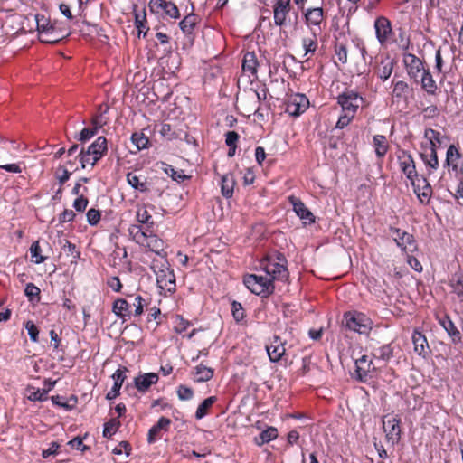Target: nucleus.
I'll use <instances>...</instances> for the list:
<instances>
[{"mask_svg": "<svg viewBox=\"0 0 463 463\" xmlns=\"http://www.w3.org/2000/svg\"><path fill=\"white\" fill-rule=\"evenodd\" d=\"M136 218L138 222V225L144 226L145 228H153L155 225L154 221L152 220V216L147 211V208L146 205L138 206L137 213H136Z\"/></svg>", "mask_w": 463, "mask_h": 463, "instance_id": "obj_40", "label": "nucleus"}, {"mask_svg": "<svg viewBox=\"0 0 463 463\" xmlns=\"http://www.w3.org/2000/svg\"><path fill=\"white\" fill-rule=\"evenodd\" d=\"M394 63L392 61H383L378 67L376 73L382 81L387 80L393 71Z\"/></svg>", "mask_w": 463, "mask_h": 463, "instance_id": "obj_45", "label": "nucleus"}, {"mask_svg": "<svg viewBox=\"0 0 463 463\" xmlns=\"http://www.w3.org/2000/svg\"><path fill=\"white\" fill-rule=\"evenodd\" d=\"M160 135L167 139V140H173L177 137V135L175 131H173L172 127L168 123H163L159 129Z\"/></svg>", "mask_w": 463, "mask_h": 463, "instance_id": "obj_60", "label": "nucleus"}, {"mask_svg": "<svg viewBox=\"0 0 463 463\" xmlns=\"http://www.w3.org/2000/svg\"><path fill=\"white\" fill-rule=\"evenodd\" d=\"M127 182L128 184L134 189L138 190L140 192L148 191V186L146 178L143 180L134 172H129L127 175Z\"/></svg>", "mask_w": 463, "mask_h": 463, "instance_id": "obj_41", "label": "nucleus"}, {"mask_svg": "<svg viewBox=\"0 0 463 463\" xmlns=\"http://www.w3.org/2000/svg\"><path fill=\"white\" fill-rule=\"evenodd\" d=\"M394 43H396L401 49L408 50L410 45V39L404 30H399V36L397 39H394Z\"/></svg>", "mask_w": 463, "mask_h": 463, "instance_id": "obj_63", "label": "nucleus"}, {"mask_svg": "<svg viewBox=\"0 0 463 463\" xmlns=\"http://www.w3.org/2000/svg\"><path fill=\"white\" fill-rule=\"evenodd\" d=\"M374 359L389 361L393 356V348L390 344L384 345L373 352Z\"/></svg>", "mask_w": 463, "mask_h": 463, "instance_id": "obj_44", "label": "nucleus"}, {"mask_svg": "<svg viewBox=\"0 0 463 463\" xmlns=\"http://www.w3.org/2000/svg\"><path fill=\"white\" fill-rule=\"evenodd\" d=\"M107 152L108 140L105 137L100 136L86 150L82 147L77 157L81 165V168L84 169L87 166L93 168Z\"/></svg>", "mask_w": 463, "mask_h": 463, "instance_id": "obj_5", "label": "nucleus"}, {"mask_svg": "<svg viewBox=\"0 0 463 463\" xmlns=\"http://www.w3.org/2000/svg\"><path fill=\"white\" fill-rule=\"evenodd\" d=\"M462 159L463 156L458 146L454 144L449 145L446 151V158L444 162V166L448 169L449 174H456L460 166Z\"/></svg>", "mask_w": 463, "mask_h": 463, "instance_id": "obj_21", "label": "nucleus"}, {"mask_svg": "<svg viewBox=\"0 0 463 463\" xmlns=\"http://www.w3.org/2000/svg\"><path fill=\"white\" fill-rule=\"evenodd\" d=\"M98 133V130L92 126L91 128H84L78 136V140L86 142L93 137Z\"/></svg>", "mask_w": 463, "mask_h": 463, "instance_id": "obj_62", "label": "nucleus"}, {"mask_svg": "<svg viewBox=\"0 0 463 463\" xmlns=\"http://www.w3.org/2000/svg\"><path fill=\"white\" fill-rule=\"evenodd\" d=\"M128 372V369L127 367H120L112 374L111 377L114 381V383L111 390L106 394L107 400H113L120 394V389L127 378L126 373Z\"/></svg>", "mask_w": 463, "mask_h": 463, "instance_id": "obj_25", "label": "nucleus"}, {"mask_svg": "<svg viewBox=\"0 0 463 463\" xmlns=\"http://www.w3.org/2000/svg\"><path fill=\"white\" fill-rule=\"evenodd\" d=\"M216 396H210L203 400L197 407V410L195 411V418L197 420H201L203 417H205L209 413L210 409L216 402Z\"/></svg>", "mask_w": 463, "mask_h": 463, "instance_id": "obj_43", "label": "nucleus"}, {"mask_svg": "<svg viewBox=\"0 0 463 463\" xmlns=\"http://www.w3.org/2000/svg\"><path fill=\"white\" fill-rule=\"evenodd\" d=\"M131 307H134L133 316L139 317L144 312V307L146 305V300L140 295H128Z\"/></svg>", "mask_w": 463, "mask_h": 463, "instance_id": "obj_46", "label": "nucleus"}, {"mask_svg": "<svg viewBox=\"0 0 463 463\" xmlns=\"http://www.w3.org/2000/svg\"><path fill=\"white\" fill-rule=\"evenodd\" d=\"M109 108L107 104L99 106L98 113L92 117L91 125L99 130L109 123V117L107 116Z\"/></svg>", "mask_w": 463, "mask_h": 463, "instance_id": "obj_37", "label": "nucleus"}, {"mask_svg": "<svg viewBox=\"0 0 463 463\" xmlns=\"http://www.w3.org/2000/svg\"><path fill=\"white\" fill-rule=\"evenodd\" d=\"M455 47L453 45L440 46L435 54V71L443 77L450 71L451 65L455 61Z\"/></svg>", "mask_w": 463, "mask_h": 463, "instance_id": "obj_11", "label": "nucleus"}, {"mask_svg": "<svg viewBox=\"0 0 463 463\" xmlns=\"http://www.w3.org/2000/svg\"><path fill=\"white\" fill-rule=\"evenodd\" d=\"M373 146L375 151V155L379 160H383L386 156L390 145L387 137L383 135H375L373 137Z\"/></svg>", "mask_w": 463, "mask_h": 463, "instance_id": "obj_33", "label": "nucleus"}, {"mask_svg": "<svg viewBox=\"0 0 463 463\" xmlns=\"http://www.w3.org/2000/svg\"><path fill=\"white\" fill-rule=\"evenodd\" d=\"M200 20L201 19L198 14L191 13L185 15L181 20V22L179 23V27L184 34L191 35L193 34L195 26L199 24Z\"/></svg>", "mask_w": 463, "mask_h": 463, "instance_id": "obj_35", "label": "nucleus"}, {"mask_svg": "<svg viewBox=\"0 0 463 463\" xmlns=\"http://www.w3.org/2000/svg\"><path fill=\"white\" fill-rule=\"evenodd\" d=\"M301 12L305 24L310 32L322 33L326 28V13L322 6L303 8Z\"/></svg>", "mask_w": 463, "mask_h": 463, "instance_id": "obj_8", "label": "nucleus"}, {"mask_svg": "<svg viewBox=\"0 0 463 463\" xmlns=\"http://www.w3.org/2000/svg\"><path fill=\"white\" fill-rule=\"evenodd\" d=\"M389 232L397 247L404 254L413 253L418 250V244L413 234L393 226L389 227Z\"/></svg>", "mask_w": 463, "mask_h": 463, "instance_id": "obj_10", "label": "nucleus"}, {"mask_svg": "<svg viewBox=\"0 0 463 463\" xmlns=\"http://www.w3.org/2000/svg\"><path fill=\"white\" fill-rule=\"evenodd\" d=\"M245 287L253 294L267 298L274 293L272 279L256 274H248L243 278Z\"/></svg>", "mask_w": 463, "mask_h": 463, "instance_id": "obj_6", "label": "nucleus"}, {"mask_svg": "<svg viewBox=\"0 0 463 463\" xmlns=\"http://www.w3.org/2000/svg\"><path fill=\"white\" fill-rule=\"evenodd\" d=\"M158 380L159 377L157 373H146L135 377L134 385L139 392L145 393L153 384H156Z\"/></svg>", "mask_w": 463, "mask_h": 463, "instance_id": "obj_26", "label": "nucleus"}, {"mask_svg": "<svg viewBox=\"0 0 463 463\" xmlns=\"http://www.w3.org/2000/svg\"><path fill=\"white\" fill-rule=\"evenodd\" d=\"M131 141L136 146L137 150L147 148L150 141L147 136L143 132H134L131 135Z\"/></svg>", "mask_w": 463, "mask_h": 463, "instance_id": "obj_49", "label": "nucleus"}, {"mask_svg": "<svg viewBox=\"0 0 463 463\" xmlns=\"http://www.w3.org/2000/svg\"><path fill=\"white\" fill-rule=\"evenodd\" d=\"M420 157L422 160L423 164L426 166L427 172L429 175L435 172L439 166V161L438 157V152L428 151L425 149H421L420 153Z\"/></svg>", "mask_w": 463, "mask_h": 463, "instance_id": "obj_32", "label": "nucleus"}, {"mask_svg": "<svg viewBox=\"0 0 463 463\" xmlns=\"http://www.w3.org/2000/svg\"><path fill=\"white\" fill-rule=\"evenodd\" d=\"M150 268L156 275L159 294L165 297L174 294L176 290L175 275L170 268L167 257L153 259Z\"/></svg>", "mask_w": 463, "mask_h": 463, "instance_id": "obj_2", "label": "nucleus"}, {"mask_svg": "<svg viewBox=\"0 0 463 463\" xmlns=\"http://www.w3.org/2000/svg\"><path fill=\"white\" fill-rule=\"evenodd\" d=\"M39 39L42 43H56L69 35L67 29H61L57 23H52L43 14L35 15Z\"/></svg>", "mask_w": 463, "mask_h": 463, "instance_id": "obj_4", "label": "nucleus"}, {"mask_svg": "<svg viewBox=\"0 0 463 463\" xmlns=\"http://www.w3.org/2000/svg\"><path fill=\"white\" fill-rule=\"evenodd\" d=\"M439 324L445 329L448 333L453 344L457 345L461 342L462 336L458 329L456 327L454 322L451 320L450 317L445 314L443 317H437Z\"/></svg>", "mask_w": 463, "mask_h": 463, "instance_id": "obj_27", "label": "nucleus"}, {"mask_svg": "<svg viewBox=\"0 0 463 463\" xmlns=\"http://www.w3.org/2000/svg\"><path fill=\"white\" fill-rule=\"evenodd\" d=\"M396 157L399 165V168L402 174L405 175L409 181H412L413 178L417 179L419 175L416 170V165L411 154L404 149H400L396 153Z\"/></svg>", "mask_w": 463, "mask_h": 463, "instance_id": "obj_14", "label": "nucleus"}, {"mask_svg": "<svg viewBox=\"0 0 463 463\" xmlns=\"http://www.w3.org/2000/svg\"><path fill=\"white\" fill-rule=\"evenodd\" d=\"M89 204L88 198L81 194L73 202V207L77 212H84Z\"/></svg>", "mask_w": 463, "mask_h": 463, "instance_id": "obj_64", "label": "nucleus"}, {"mask_svg": "<svg viewBox=\"0 0 463 463\" xmlns=\"http://www.w3.org/2000/svg\"><path fill=\"white\" fill-rule=\"evenodd\" d=\"M413 191L422 204H429L432 196V187L426 177L418 175L417 179L410 181Z\"/></svg>", "mask_w": 463, "mask_h": 463, "instance_id": "obj_16", "label": "nucleus"}, {"mask_svg": "<svg viewBox=\"0 0 463 463\" xmlns=\"http://www.w3.org/2000/svg\"><path fill=\"white\" fill-rule=\"evenodd\" d=\"M165 172L172 177L174 181L182 183L184 180L190 179V176L186 175L183 170H175L172 165H167L165 168Z\"/></svg>", "mask_w": 463, "mask_h": 463, "instance_id": "obj_52", "label": "nucleus"}, {"mask_svg": "<svg viewBox=\"0 0 463 463\" xmlns=\"http://www.w3.org/2000/svg\"><path fill=\"white\" fill-rule=\"evenodd\" d=\"M309 107V99L305 94L295 93L290 95L286 101V112L290 116L298 117Z\"/></svg>", "mask_w": 463, "mask_h": 463, "instance_id": "obj_15", "label": "nucleus"}, {"mask_svg": "<svg viewBox=\"0 0 463 463\" xmlns=\"http://www.w3.org/2000/svg\"><path fill=\"white\" fill-rule=\"evenodd\" d=\"M242 71L249 77L257 78L259 61L254 52H246L242 59Z\"/></svg>", "mask_w": 463, "mask_h": 463, "instance_id": "obj_30", "label": "nucleus"}, {"mask_svg": "<svg viewBox=\"0 0 463 463\" xmlns=\"http://www.w3.org/2000/svg\"><path fill=\"white\" fill-rule=\"evenodd\" d=\"M423 137L428 142L438 144H442V140L445 137L439 131L431 128H425Z\"/></svg>", "mask_w": 463, "mask_h": 463, "instance_id": "obj_50", "label": "nucleus"}, {"mask_svg": "<svg viewBox=\"0 0 463 463\" xmlns=\"http://www.w3.org/2000/svg\"><path fill=\"white\" fill-rule=\"evenodd\" d=\"M403 63L408 75L413 80H417L419 74L426 70L423 61L412 53L407 52L403 54Z\"/></svg>", "mask_w": 463, "mask_h": 463, "instance_id": "obj_19", "label": "nucleus"}, {"mask_svg": "<svg viewBox=\"0 0 463 463\" xmlns=\"http://www.w3.org/2000/svg\"><path fill=\"white\" fill-rule=\"evenodd\" d=\"M177 396L182 401H188L194 397V391L192 388L181 384L177 388Z\"/></svg>", "mask_w": 463, "mask_h": 463, "instance_id": "obj_58", "label": "nucleus"}, {"mask_svg": "<svg viewBox=\"0 0 463 463\" xmlns=\"http://www.w3.org/2000/svg\"><path fill=\"white\" fill-rule=\"evenodd\" d=\"M172 421L169 418L160 417L158 421L150 428L147 433V442L153 444L162 439L163 432L169 430Z\"/></svg>", "mask_w": 463, "mask_h": 463, "instance_id": "obj_22", "label": "nucleus"}, {"mask_svg": "<svg viewBox=\"0 0 463 463\" xmlns=\"http://www.w3.org/2000/svg\"><path fill=\"white\" fill-rule=\"evenodd\" d=\"M355 372L357 380L362 383H366L371 378V373L376 371L373 360L368 355H362L355 361Z\"/></svg>", "mask_w": 463, "mask_h": 463, "instance_id": "obj_20", "label": "nucleus"}, {"mask_svg": "<svg viewBox=\"0 0 463 463\" xmlns=\"http://www.w3.org/2000/svg\"><path fill=\"white\" fill-rule=\"evenodd\" d=\"M291 0H275L273 4V19L277 26L284 27L288 24V17L291 11Z\"/></svg>", "mask_w": 463, "mask_h": 463, "instance_id": "obj_17", "label": "nucleus"}, {"mask_svg": "<svg viewBox=\"0 0 463 463\" xmlns=\"http://www.w3.org/2000/svg\"><path fill=\"white\" fill-rule=\"evenodd\" d=\"M135 16V26L137 29L138 37L143 33V37L146 35L148 28L146 27V9L143 8L141 12H134Z\"/></svg>", "mask_w": 463, "mask_h": 463, "instance_id": "obj_42", "label": "nucleus"}, {"mask_svg": "<svg viewBox=\"0 0 463 463\" xmlns=\"http://www.w3.org/2000/svg\"><path fill=\"white\" fill-rule=\"evenodd\" d=\"M288 260L283 253L275 251L266 255L260 262V269L272 281L285 280L288 277Z\"/></svg>", "mask_w": 463, "mask_h": 463, "instance_id": "obj_3", "label": "nucleus"}, {"mask_svg": "<svg viewBox=\"0 0 463 463\" xmlns=\"http://www.w3.org/2000/svg\"><path fill=\"white\" fill-rule=\"evenodd\" d=\"M191 326L190 321L184 319L182 316L177 315L175 318L174 330L177 334L184 333Z\"/></svg>", "mask_w": 463, "mask_h": 463, "instance_id": "obj_56", "label": "nucleus"}, {"mask_svg": "<svg viewBox=\"0 0 463 463\" xmlns=\"http://www.w3.org/2000/svg\"><path fill=\"white\" fill-rule=\"evenodd\" d=\"M285 341L278 335H274L270 344L266 345V350L269 360L273 363H277L281 360L286 353Z\"/></svg>", "mask_w": 463, "mask_h": 463, "instance_id": "obj_23", "label": "nucleus"}, {"mask_svg": "<svg viewBox=\"0 0 463 463\" xmlns=\"http://www.w3.org/2000/svg\"><path fill=\"white\" fill-rule=\"evenodd\" d=\"M392 96L398 99L404 98L410 90L409 84L403 80H392Z\"/></svg>", "mask_w": 463, "mask_h": 463, "instance_id": "obj_47", "label": "nucleus"}, {"mask_svg": "<svg viewBox=\"0 0 463 463\" xmlns=\"http://www.w3.org/2000/svg\"><path fill=\"white\" fill-rule=\"evenodd\" d=\"M194 381L195 383H204L210 381L213 377L214 370L200 364L194 368Z\"/></svg>", "mask_w": 463, "mask_h": 463, "instance_id": "obj_38", "label": "nucleus"}, {"mask_svg": "<svg viewBox=\"0 0 463 463\" xmlns=\"http://www.w3.org/2000/svg\"><path fill=\"white\" fill-rule=\"evenodd\" d=\"M336 103L341 107L343 113L356 115L359 108L364 104V98L355 90L345 87L335 98Z\"/></svg>", "mask_w": 463, "mask_h": 463, "instance_id": "obj_7", "label": "nucleus"}, {"mask_svg": "<svg viewBox=\"0 0 463 463\" xmlns=\"http://www.w3.org/2000/svg\"><path fill=\"white\" fill-rule=\"evenodd\" d=\"M345 326L358 334L367 335L373 328V321L365 314L357 311H348L344 314Z\"/></svg>", "mask_w": 463, "mask_h": 463, "instance_id": "obj_9", "label": "nucleus"}, {"mask_svg": "<svg viewBox=\"0 0 463 463\" xmlns=\"http://www.w3.org/2000/svg\"><path fill=\"white\" fill-rule=\"evenodd\" d=\"M375 36L382 47H387L394 43L393 30L391 21L385 16H378L373 24Z\"/></svg>", "mask_w": 463, "mask_h": 463, "instance_id": "obj_12", "label": "nucleus"}, {"mask_svg": "<svg viewBox=\"0 0 463 463\" xmlns=\"http://www.w3.org/2000/svg\"><path fill=\"white\" fill-rule=\"evenodd\" d=\"M411 338L414 345V352L423 358L429 356L430 354V348L426 336L420 331L414 330Z\"/></svg>", "mask_w": 463, "mask_h": 463, "instance_id": "obj_29", "label": "nucleus"}, {"mask_svg": "<svg viewBox=\"0 0 463 463\" xmlns=\"http://www.w3.org/2000/svg\"><path fill=\"white\" fill-rule=\"evenodd\" d=\"M129 236L132 241L156 255L155 259H164L167 257L165 251V242L157 234L154 232L153 228H145L141 225L132 224L128 228Z\"/></svg>", "mask_w": 463, "mask_h": 463, "instance_id": "obj_1", "label": "nucleus"}, {"mask_svg": "<svg viewBox=\"0 0 463 463\" xmlns=\"http://www.w3.org/2000/svg\"><path fill=\"white\" fill-rule=\"evenodd\" d=\"M321 33H317L315 32H310V34L306 35L302 38L301 43L302 47L305 51L304 56H307V61L311 56H313L316 52V51L318 48V36H320Z\"/></svg>", "mask_w": 463, "mask_h": 463, "instance_id": "obj_31", "label": "nucleus"}, {"mask_svg": "<svg viewBox=\"0 0 463 463\" xmlns=\"http://www.w3.org/2000/svg\"><path fill=\"white\" fill-rule=\"evenodd\" d=\"M149 8L152 13H159L162 11L165 16L172 19H178L180 17V11L178 7L171 1L150 0Z\"/></svg>", "mask_w": 463, "mask_h": 463, "instance_id": "obj_18", "label": "nucleus"}, {"mask_svg": "<svg viewBox=\"0 0 463 463\" xmlns=\"http://www.w3.org/2000/svg\"><path fill=\"white\" fill-rule=\"evenodd\" d=\"M451 287L460 302H463V275H459L457 280L451 283Z\"/></svg>", "mask_w": 463, "mask_h": 463, "instance_id": "obj_61", "label": "nucleus"}, {"mask_svg": "<svg viewBox=\"0 0 463 463\" xmlns=\"http://www.w3.org/2000/svg\"><path fill=\"white\" fill-rule=\"evenodd\" d=\"M335 53L337 57V60L345 64L347 62V48L346 45L343 43H336L335 45Z\"/></svg>", "mask_w": 463, "mask_h": 463, "instance_id": "obj_55", "label": "nucleus"}, {"mask_svg": "<svg viewBox=\"0 0 463 463\" xmlns=\"http://www.w3.org/2000/svg\"><path fill=\"white\" fill-rule=\"evenodd\" d=\"M383 428L388 443L392 447L401 439V419L397 415H385L383 418Z\"/></svg>", "mask_w": 463, "mask_h": 463, "instance_id": "obj_13", "label": "nucleus"}, {"mask_svg": "<svg viewBox=\"0 0 463 463\" xmlns=\"http://www.w3.org/2000/svg\"><path fill=\"white\" fill-rule=\"evenodd\" d=\"M420 85L424 91H426L429 95L435 96L437 94L438 86L435 80L433 79L432 74L430 71V69H426L421 73Z\"/></svg>", "mask_w": 463, "mask_h": 463, "instance_id": "obj_36", "label": "nucleus"}, {"mask_svg": "<svg viewBox=\"0 0 463 463\" xmlns=\"http://www.w3.org/2000/svg\"><path fill=\"white\" fill-rule=\"evenodd\" d=\"M120 422L117 419H110L104 424L103 437L110 439L118 430Z\"/></svg>", "mask_w": 463, "mask_h": 463, "instance_id": "obj_51", "label": "nucleus"}, {"mask_svg": "<svg viewBox=\"0 0 463 463\" xmlns=\"http://www.w3.org/2000/svg\"><path fill=\"white\" fill-rule=\"evenodd\" d=\"M236 181L232 173H227L221 177V192L223 197L229 199L233 195Z\"/></svg>", "mask_w": 463, "mask_h": 463, "instance_id": "obj_34", "label": "nucleus"}, {"mask_svg": "<svg viewBox=\"0 0 463 463\" xmlns=\"http://www.w3.org/2000/svg\"><path fill=\"white\" fill-rule=\"evenodd\" d=\"M71 175V173L64 166H59L55 172V177L61 186H62L70 179Z\"/></svg>", "mask_w": 463, "mask_h": 463, "instance_id": "obj_59", "label": "nucleus"}, {"mask_svg": "<svg viewBox=\"0 0 463 463\" xmlns=\"http://www.w3.org/2000/svg\"><path fill=\"white\" fill-rule=\"evenodd\" d=\"M288 202L292 204L293 210L296 214L304 221L305 223L315 222L314 214L305 205V203L298 197L291 195L288 197Z\"/></svg>", "mask_w": 463, "mask_h": 463, "instance_id": "obj_24", "label": "nucleus"}, {"mask_svg": "<svg viewBox=\"0 0 463 463\" xmlns=\"http://www.w3.org/2000/svg\"><path fill=\"white\" fill-rule=\"evenodd\" d=\"M40 288L33 283H28L25 286L24 294L28 298L29 301H34L40 299Z\"/></svg>", "mask_w": 463, "mask_h": 463, "instance_id": "obj_54", "label": "nucleus"}, {"mask_svg": "<svg viewBox=\"0 0 463 463\" xmlns=\"http://www.w3.org/2000/svg\"><path fill=\"white\" fill-rule=\"evenodd\" d=\"M232 313L234 320L237 323L241 322L246 317L242 305L235 300L232 303Z\"/></svg>", "mask_w": 463, "mask_h": 463, "instance_id": "obj_53", "label": "nucleus"}, {"mask_svg": "<svg viewBox=\"0 0 463 463\" xmlns=\"http://www.w3.org/2000/svg\"><path fill=\"white\" fill-rule=\"evenodd\" d=\"M112 312L123 322L128 320L133 316L130 301L125 298H118L113 302Z\"/></svg>", "mask_w": 463, "mask_h": 463, "instance_id": "obj_28", "label": "nucleus"}, {"mask_svg": "<svg viewBox=\"0 0 463 463\" xmlns=\"http://www.w3.org/2000/svg\"><path fill=\"white\" fill-rule=\"evenodd\" d=\"M424 119H432L439 116V109L437 105H430L421 109Z\"/></svg>", "mask_w": 463, "mask_h": 463, "instance_id": "obj_57", "label": "nucleus"}, {"mask_svg": "<svg viewBox=\"0 0 463 463\" xmlns=\"http://www.w3.org/2000/svg\"><path fill=\"white\" fill-rule=\"evenodd\" d=\"M29 250L32 261L34 262L35 264H41L46 260L47 257L43 255L39 241H33Z\"/></svg>", "mask_w": 463, "mask_h": 463, "instance_id": "obj_48", "label": "nucleus"}, {"mask_svg": "<svg viewBox=\"0 0 463 463\" xmlns=\"http://www.w3.org/2000/svg\"><path fill=\"white\" fill-rule=\"evenodd\" d=\"M279 436L278 430L275 427H268L260 432L258 437L254 438V442L257 446L260 447L269 441L275 440Z\"/></svg>", "mask_w": 463, "mask_h": 463, "instance_id": "obj_39", "label": "nucleus"}]
</instances>
